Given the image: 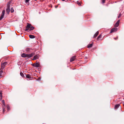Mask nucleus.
<instances>
[{"mask_svg": "<svg viewBox=\"0 0 124 124\" xmlns=\"http://www.w3.org/2000/svg\"><path fill=\"white\" fill-rule=\"evenodd\" d=\"M7 62H3L1 64V67L0 69V70H3L5 68V66L7 64Z\"/></svg>", "mask_w": 124, "mask_h": 124, "instance_id": "obj_1", "label": "nucleus"}, {"mask_svg": "<svg viewBox=\"0 0 124 124\" xmlns=\"http://www.w3.org/2000/svg\"><path fill=\"white\" fill-rule=\"evenodd\" d=\"M31 25L30 24H28L27 26H26V29L25 31H27L28 30H30V29L31 27Z\"/></svg>", "mask_w": 124, "mask_h": 124, "instance_id": "obj_2", "label": "nucleus"}, {"mask_svg": "<svg viewBox=\"0 0 124 124\" xmlns=\"http://www.w3.org/2000/svg\"><path fill=\"white\" fill-rule=\"evenodd\" d=\"M5 12V10H3L1 16L0 18V20H1L3 18V16L4 15Z\"/></svg>", "mask_w": 124, "mask_h": 124, "instance_id": "obj_3", "label": "nucleus"}, {"mask_svg": "<svg viewBox=\"0 0 124 124\" xmlns=\"http://www.w3.org/2000/svg\"><path fill=\"white\" fill-rule=\"evenodd\" d=\"M117 28H114L111 29L110 32V33L112 32H114L116 31L117 30Z\"/></svg>", "mask_w": 124, "mask_h": 124, "instance_id": "obj_4", "label": "nucleus"}, {"mask_svg": "<svg viewBox=\"0 0 124 124\" xmlns=\"http://www.w3.org/2000/svg\"><path fill=\"white\" fill-rule=\"evenodd\" d=\"M39 55L38 54H37L35 55L34 57L33 60H35L39 58Z\"/></svg>", "mask_w": 124, "mask_h": 124, "instance_id": "obj_5", "label": "nucleus"}, {"mask_svg": "<svg viewBox=\"0 0 124 124\" xmlns=\"http://www.w3.org/2000/svg\"><path fill=\"white\" fill-rule=\"evenodd\" d=\"M120 22V20H119L114 25V27H118L119 26Z\"/></svg>", "mask_w": 124, "mask_h": 124, "instance_id": "obj_6", "label": "nucleus"}, {"mask_svg": "<svg viewBox=\"0 0 124 124\" xmlns=\"http://www.w3.org/2000/svg\"><path fill=\"white\" fill-rule=\"evenodd\" d=\"M26 50L27 52H30L32 51V49L31 48L27 47L26 48Z\"/></svg>", "mask_w": 124, "mask_h": 124, "instance_id": "obj_7", "label": "nucleus"}, {"mask_svg": "<svg viewBox=\"0 0 124 124\" xmlns=\"http://www.w3.org/2000/svg\"><path fill=\"white\" fill-rule=\"evenodd\" d=\"M35 54L34 52H33L31 54H28V58H30L32 57Z\"/></svg>", "mask_w": 124, "mask_h": 124, "instance_id": "obj_8", "label": "nucleus"}, {"mask_svg": "<svg viewBox=\"0 0 124 124\" xmlns=\"http://www.w3.org/2000/svg\"><path fill=\"white\" fill-rule=\"evenodd\" d=\"M22 56L23 57H27L28 58V54L23 53L22 54Z\"/></svg>", "mask_w": 124, "mask_h": 124, "instance_id": "obj_9", "label": "nucleus"}, {"mask_svg": "<svg viewBox=\"0 0 124 124\" xmlns=\"http://www.w3.org/2000/svg\"><path fill=\"white\" fill-rule=\"evenodd\" d=\"M10 11V9L9 6H8L6 9V11L8 14H9Z\"/></svg>", "mask_w": 124, "mask_h": 124, "instance_id": "obj_10", "label": "nucleus"}, {"mask_svg": "<svg viewBox=\"0 0 124 124\" xmlns=\"http://www.w3.org/2000/svg\"><path fill=\"white\" fill-rule=\"evenodd\" d=\"M75 57H76L75 56H73L72 57L70 60V62H72L74 61L75 59Z\"/></svg>", "mask_w": 124, "mask_h": 124, "instance_id": "obj_11", "label": "nucleus"}, {"mask_svg": "<svg viewBox=\"0 0 124 124\" xmlns=\"http://www.w3.org/2000/svg\"><path fill=\"white\" fill-rule=\"evenodd\" d=\"M99 32L98 31H97L94 34V36H93V37L96 38L97 36L99 34Z\"/></svg>", "mask_w": 124, "mask_h": 124, "instance_id": "obj_12", "label": "nucleus"}, {"mask_svg": "<svg viewBox=\"0 0 124 124\" xmlns=\"http://www.w3.org/2000/svg\"><path fill=\"white\" fill-rule=\"evenodd\" d=\"M39 65L40 64L39 62L36 63L35 64V66L36 67H39Z\"/></svg>", "mask_w": 124, "mask_h": 124, "instance_id": "obj_13", "label": "nucleus"}, {"mask_svg": "<svg viewBox=\"0 0 124 124\" xmlns=\"http://www.w3.org/2000/svg\"><path fill=\"white\" fill-rule=\"evenodd\" d=\"M26 77L28 78H30L31 77L30 75L29 74H27L26 75Z\"/></svg>", "mask_w": 124, "mask_h": 124, "instance_id": "obj_14", "label": "nucleus"}, {"mask_svg": "<svg viewBox=\"0 0 124 124\" xmlns=\"http://www.w3.org/2000/svg\"><path fill=\"white\" fill-rule=\"evenodd\" d=\"M29 37L31 39H33L35 38V37L34 36L32 35H29Z\"/></svg>", "mask_w": 124, "mask_h": 124, "instance_id": "obj_15", "label": "nucleus"}, {"mask_svg": "<svg viewBox=\"0 0 124 124\" xmlns=\"http://www.w3.org/2000/svg\"><path fill=\"white\" fill-rule=\"evenodd\" d=\"M2 102L3 104V105L2 106V107L4 106V107H5V103L4 101V100H3L2 101Z\"/></svg>", "mask_w": 124, "mask_h": 124, "instance_id": "obj_16", "label": "nucleus"}, {"mask_svg": "<svg viewBox=\"0 0 124 124\" xmlns=\"http://www.w3.org/2000/svg\"><path fill=\"white\" fill-rule=\"evenodd\" d=\"M120 105L119 104H117L115 106V109H116L118 108L119 106H120Z\"/></svg>", "mask_w": 124, "mask_h": 124, "instance_id": "obj_17", "label": "nucleus"}, {"mask_svg": "<svg viewBox=\"0 0 124 124\" xmlns=\"http://www.w3.org/2000/svg\"><path fill=\"white\" fill-rule=\"evenodd\" d=\"M93 45V44H90L88 45L87 47L88 48H90L92 47Z\"/></svg>", "mask_w": 124, "mask_h": 124, "instance_id": "obj_18", "label": "nucleus"}, {"mask_svg": "<svg viewBox=\"0 0 124 124\" xmlns=\"http://www.w3.org/2000/svg\"><path fill=\"white\" fill-rule=\"evenodd\" d=\"M3 73V71L2 70H0V78L2 77V74Z\"/></svg>", "mask_w": 124, "mask_h": 124, "instance_id": "obj_19", "label": "nucleus"}, {"mask_svg": "<svg viewBox=\"0 0 124 124\" xmlns=\"http://www.w3.org/2000/svg\"><path fill=\"white\" fill-rule=\"evenodd\" d=\"M34 29V27L32 26V25H31L30 29V30H32Z\"/></svg>", "mask_w": 124, "mask_h": 124, "instance_id": "obj_20", "label": "nucleus"}, {"mask_svg": "<svg viewBox=\"0 0 124 124\" xmlns=\"http://www.w3.org/2000/svg\"><path fill=\"white\" fill-rule=\"evenodd\" d=\"M5 107H4V106L3 107V113H4V112H5Z\"/></svg>", "mask_w": 124, "mask_h": 124, "instance_id": "obj_21", "label": "nucleus"}, {"mask_svg": "<svg viewBox=\"0 0 124 124\" xmlns=\"http://www.w3.org/2000/svg\"><path fill=\"white\" fill-rule=\"evenodd\" d=\"M20 75L21 76L23 77H24V75L23 74L22 72H20Z\"/></svg>", "mask_w": 124, "mask_h": 124, "instance_id": "obj_22", "label": "nucleus"}, {"mask_svg": "<svg viewBox=\"0 0 124 124\" xmlns=\"http://www.w3.org/2000/svg\"><path fill=\"white\" fill-rule=\"evenodd\" d=\"M11 13H12L14 12V10L13 8H11Z\"/></svg>", "mask_w": 124, "mask_h": 124, "instance_id": "obj_23", "label": "nucleus"}, {"mask_svg": "<svg viewBox=\"0 0 124 124\" xmlns=\"http://www.w3.org/2000/svg\"><path fill=\"white\" fill-rule=\"evenodd\" d=\"M77 3L78 5L79 6H80L81 5V4L78 1H77Z\"/></svg>", "mask_w": 124, "mask_h": 124, "instance_id": "obj_24", "label": "nucleus"}, {"mask_svg": "<svg viewBox=\"0 0 124 124\" xmlns=\"http://www.w3.org/2000/svg\"><path fill=\"white\" fill-rule=\"evenodd\" d=\"M101 35H99L97 37V39H99L101 37Z\"/></svg>", "mask_w": 124, "mask_h": 124, "instance_id": "obj_25", "label": "nucleus"}, {"mask_svg": "<svg viewBox=\"0 0 124 124\" xmlns=\"http://www.w3.org/2000/svg\"><path fill=\"white\" fill-rule=\"evenodd\" d=\"M7 108L8 110L9 109L10 107L8 105H7Z\"/></svg>", "mask_w": 124, "mask_h": 124, "instance_id": "obj_26", "label": "nucleus"}, {"mask_svg": "<svg viewBox=\"0 0 124 124\" xmlns=\"http://www.w3.org/2000/svg\"><path fill=\"white\" fill-rule=\"evenodd\" d=\"M30 0H25V2L26 3H27L29 2V1Z\"/></svg>", "mask_w": 124, "mask_h": 124, "instance_id": "obj_27", "label": "nucleus"}, {"mask_svg": "<svg viewBox=\"0 0 124 124\" xmlns=\"http://www.w3.org/2000/svg\"><path fill=\"white\" fill-rule=\"evenodd\" d=\"M0 95L1 97H2V92L0 91Z\"/></svg>", "mask_w": 124, "mask_h": 124, "instance_id": "obj_28", "label": "nucleus"}, {"mask_svg": "<svg viewBox=\"0 0 124 124\" xmlns=\"http://www.w3.org/2000/svg\"><path fill=\"white\" fill-rule=\"evenodd\" d=\"M121 15L120 14L118 15V18H119L121 16Z\"/></svg>", "mask_w": 124, "mask_h": 124, "instance_id": "obj_29", "label": "nucleus"}, {"mask_svg": "<svg viewBox=\"0 0 124 124\" xmlns=\"http://www.w3.org/2000/svg\"><path fill=\"white\" fill-rule=\"evenodd\" d=\"M117 39V38H114V39H115V40H116Z\"/></svg>", "mask_w": 124, "mask_h": 124, "instance_id": "obj_30", "label": "nucleus"}, {"mask_svg": "<svg viewBox=\"0 0 124 124\" xmlns=\"http://www.w3.org/2000/svg\"><path fill=\"white\" fill-rule=\"evenodd\" d=\"M35 63H33V66H35Z\"/></svg>", "mask_w": 124, "mask_h": 124, "instance_id": "obj_31", "label": "nucleus"}, {"mask_svg": "<svg viewBox=\"0 0 124 124\" xmlns=\"http://www.w3.org/2000/svg\"><path fill=\"white\" fill-rule=\"evenodd\" d=\"M105 1V0H102V2L103 3H104Z\"/></svg>", "mask_w": 124, "mask_h": 124, "instance_id": "obj_32", "label": "nucleus"}, {"mask_svg": "<svg viewBox=\"0 0 124 124\" xmlns=\"http://www.w3.org/2000/svg\"><path fill=\"white\" fill-rule=\"evenodd\" d=\"M123 105L124 106V102L123 104Z\"/></svg>", "mask_w": 124, "mask_h": 124, "instance_id": "obj_33", "label": "nucleus"}, {"mask_svg": "<svg viewBox=\"0 0 124 124\" xmlns=\"http://www.w3.org/2000/svg\"><path fill=\"white\" fill-rule=\"evenodd\" d=\"M1 97V98L0 99V100H1V99H2V97Z\"/></svg>", "mask_w": 124, "mask_h": 124, "instance_id": "obj_34", "label": "nucleus"}, {"mask_svg": "<svg viewBox=\"0 0 124 124\" xmlns=\"http://www.w3.org/2000/svg\"><path fill=\"white\" fill-rule=\"evenodd\" d=\"M35 1H36L37 0H35Z\"/></svg>", "mask_w": 124, "mask_h": 124, "instance_id": "obj_35", "label": "nucleus"}]
</instances>
